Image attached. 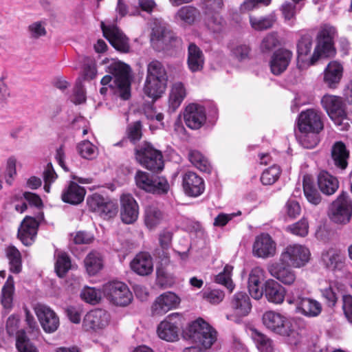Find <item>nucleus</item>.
I'll return each instance as SVG.
<instances>
[{
  "label": "nucleus",
  "instance_id": "09e8293b",
  "mask_svg": "<svg viewBox=\"0 0 352 352\" xmlns=\"http://www.w3.org/2000/svg\"><path fill=\"white\" fill-rule=\"evenodd\" d=\"M250 22L252 28L256 30L261 31L272 28L275 22V19L272 15L260 18L250 16Z\"/></svg>",
  "mask_w": 352,
  "mask_h": 352
},
{
  "label": "nucleus",
  "instance_id": "4be33fe9",
  "mask_svg": "<svg viewBox=\"0 0 352 352\" xmlns=\"http://www.w3.org/2000/svg\"><path fill=\"white\" fill-rule=\"evenodd\" d=\"M292 56V52L286 49H279L276 51L273 54L270 63L272 73L276 76L283 73L289 66Z\"/></svg>",
  "mask_w": 352,
  "mask_h": 352
},
{
  "label": "nucleus",
  "instance_id": "bf43d9fd",
  "mask_svg": "<svg viewBox=\"0 0 352 352\" xmlns=\"http://www.w3.org/2000/svg\"><path fill=\"white\" fill-rule=\"evenodd\" d=\"M28 32L31 38L38 39L44 36L47 34L45 23L41 21H35L28 25Z\"/></svg>",
  "mask_w": 352,
  "mask_h": 352
},
{
  "label": "nucleus",
  "instance_id": "13d9d810",
  "mask_svg": "<svg viewBox=\"0 0 352 352\" xmlns=\"http://www.w3.org/2000/svg\"><path fill=\"white\" fill-rule=\"evenodd\" d=\"M251 48L246 44H238L231 50V56L239 61H245L250 58Z\"/></svg>",
  "mask_w": 352,
  "mask_h": 352
},
{
  "label": "nucleus",
  "instance_id": "ddd939ff",
  "mask_svg": "<svg viewBox=\"0 0 352 352\" xmlns=\"http://www.w3.org/2000/svg\"><path fill=\"white\" fill-rule=\"evenodd\" d=\"M34 311L46 333H54L58 329L60 324L59 318L50 307L38 303L34 307Z\"/></svg>",
  "mask_w": 352,
  "mask_h": 352
},
{
  "label": "nucleus",
  "instance_id": "3c124183",
  "mask_svg": "<svg viewBox=\"0 0 352 352\" xmlns=\"http://www.w3.org/2000/svg\"><path fill=\"white\" fill-rule=\"evenodd\" d=\"M79 154L85 159L93 160L98 155V148L91 142L85 140L78 145Z\"/></svg>",
  "mask_w": 352,
  "mask_h": 352
},
{
  "label": "nucleus",
  "instance_id": "6ab92c4d",
  "mask_svg": "<svg viewBox=\"0 0 352 352\" xmlns=\"http://www.w3.org/2000/svg\"><path fill=\"white\" fill-rule=\"evenodd\" d=\"M276 243L266 233H262L255 239L252 246L254 256L266 258L274 256L276 254Z\"/></svg>",
  "mask_w": 352,
  "mask_h": 352
},
{
  "label": "nucleus",
  "instance_id": "393cba45",
  "mask_svg": "<svg viewBox=\"0 0 352 352\" xmlns=\"http://www.w3.org/2000/svg\"><path fill=\"white\" fill-rule=\"evenodd\" d=\"M230 307L235 316L238 317L246 316L252 309L248 295L243 292L236 293L230 301Z\"/></svg>",
  "mask_w": 352,
  "mask_h": 352
},
{
  "label": "nucleus",
  "instance_id": "338daca9",
  "mask_svg": "<svg viewBox=\"0 0 352 352\" xmlns=\"http://www.w3.org/2000/svg\"><path fill=\"white\" fill-rule=\"evenodd\" d=\"M127 136L131 142L135 144L142 138V124L140 121L129 124L127 128Z\"/></svg>",
  "mask_w": 352,
  "mask_h": 352
},
{
  "label": "nucleus",
  "instance_id": "b1692460",
  "mask_svg": "<svg viewBox=\"0 0 352 352\" xmlns=\"http://www.w3.org/2000/svg\"><path fill=\"white\" fill-rule=\"evenodd\" d=\"M130 267L137 274L147 276L153 270V258L148 253L140 252L131 261Z\"/></svg>",
  "mask_w": 352,
  "mask_h": 352
},
{
  "label": "nucleus",
  "instance_id": "052dcab7",
  "mask_svg": "<svg viewBox=\"0 0 352 352\" xmlns=\"http://www.w3.org/2000/svg\"><path fill=\"white\" fill-rule=\"evenodd\" d=\"M117 212V204L115 201L110 200L109 198H107L102 207L100 217L104 219H109L115 217Z\"/></svg>",
  "mask_w": 352,
  "mask_h": 352
},
{
  "label": "nucleus",
  "instance_id": "e433bc0d",
  "mask_svg": "<svg viewBox=\"0 0 352 352\" xmlns=\"http://www.w3.org/2000/svg\"><path fill=\"white\" fill-rule=\"evenodd\" d=\"M173 234L168 230H163L159 235L160 245L162 249V254L159 252L157 255L160 258L161 265H166L169 263L168 248L171 245Z\"/></svg>",
  "mask_w": 352,
  "mask_h": 352
},
{
  "label": "nucleus",
  "instance_id": "0eeeda50",
  "mask_svg": "<svg viewBox=\"0 0 352 352\" xmlns=\"http://www.w3.org/2000/svg\"><path fill=\"white\" fill-rule=\"evenodd\" d=\"M311 259L309 249L301 244L294 243L286 246L280 256V261L284 265L294 268L305 267Z\"/></svg>",
  "mask_w": 352,
  "mask_h": 352
},
{
  "label": "nucleus",
  "instance_id": "680f3d73",
  "mask_svg": "<svg viewBox=\"0 0 352 352\" xmlns=\"http://www.w3.org/2000/svg\"><path fill=\"white\" fill-rule=\"evenodd\" d=\"M16 159L14 156L8 158L6 163L5 179L8 185H12L14 177L16 175Z\"/></svg>",
  "mask_w": 352,
  "mask_h": 352
},
{
  "label": "nucleus",
  "instance_id": "603ef678",
  "mask_svg": "<svg viewBox=\"0 0 352 352\" xmlns=\"http://www.w3.org/2000/svg\"><path fill=\"white\" fill-rule=\"evenodd\" d=\"M280 175V167L277 165H273L263 172L261 181L264 185H272L278 179Z\"/></svg>",
  "mask_w": 352,
  "mask_h": 352
},
{
  "label": "nucleus",
  "instance_id": "1a4fd4ad",
  "mask_svg": "<svg viewBox=\"0 0 352 352\" xmlns=\"http://www.w3.org/2000/svg\"><path fill=\"white\" fill-rule=\"evenodd\" d=\"M263 325L270 331L282 336H290L294 332L291 320L285 315L267 311L263 314Z\"/></svg>",
  "mask_w": 352,
  "mask_h": 352
},
{
  "label": "nucleus",
  "instance_id": "9b49d317",
  "mask_svg": "<svg viewBox=\"0 0 352 352\" xmlns=\"http://www.w3.org/2000/svg\"><path fill=\"white\" fill-rule=\"evenodd\" d=\"M151 42L155 50L168 52L175 46L176 39L168 26L160 24L153 28Z\"/></svg>",
  "mask_w": 352,
  "mask_h": 352
},
{
  "label": "nucleus",
  "instance_id": "f704fd0d",
  "mask_svg": "<svg viewBox=\"0 0 352 352\" xmlns=\"http://www.w3.org/2000/svg\"><path fill=\"white\" fill-rule=\"evenodd\" d=\"M166 82L155 79H146L144 92L148 98L153 100L161 97L165 90Z\"/></svg>",
  "mask_w": 352,
  "mask_h": 352
},
{
  "label": "nucleus",
  "instance_id": "dca6fc26",
  "mask_svg": "<svg viewBox=\"0 0 352 352\" xmlns=\"http://www.w3.org/2000/svg\"><path fill=\"white\" fill-rule=\"evenodd\" d=\"M186 125L193 130L200 129L206 121L205 108L197 103L189 104L183 113Z\"/></svg>",
  "mask_w": 352,
  "mask_h": 352
},
{
  "label": "nucleus",
  "instance_id": "412c9836",
  "mask_svg": "<svg viewBox=\"0 0 352 352\" xmlns=\"http://www.w3.org/2000/svg\"><path fill=\"white\" fill-rule=\"evenodd\" d=\"M122 221L126 224L134 223L138 217L139 207L133 197L129 194L123 195L120 198Z\"/></svg>",
  "mask_w": 352,
  "mask_h": 352
},
{
  "label": "nucleus",
  "instance_id": "49530a36",
  "mask_svg": "<svg viewBox=\"0 0 352 352\" xmlns=\"http://www.w3.org/2000/svg\"><path fill=\"white\" fill-rule=\"evenodd\" d=\"M6 254L9 260L10 271L15 274L19 273L21 270V256L19 251L11 246L8 248Z\"/></svg>",
  "mask_w": 352,
  "mask_h": 352
},
{
  "label": "nucleus",
  "instance_id": "e2e57ef3",
  "mask_svg": "<svg viewBox=\"0 0 352 352\" xmlns=\"http://www.w3.org/2000/svg\"><path fill=\"white\" fill-rule=\"evenodd\" d=\"M82 299L87 302L96 304L101 298L100 291L94 287H85L80 294Z\"/></svg>",
  "mask_w": 352,
  "mask_h": 352
},
{
  "label": "nucleus",
  "instance_id": "cd10ccee",
  "mask_svg": "<svg viewBox=\"0 0 352 352\" xmlns=\"http://www.w3.org/2000/svg\"><path fill=\"white\" fill-rule=\"evenodd\" d=\"M159 337L168 342L176 340V313L169 314L157 327Z\"/></svg>",
  "mask_w": 352,
  "mask_h": 352
},
{
  "label": "nucleus",
  "instance_id": "2f4dec72",
  "mask_svg": "<svg viewBox=\"0 0 352 352\" xmlns=\"http://www.w3.org/2000/svg\"><path fill=\"white\" fill-rule=\"evenodd\" d=\"M292 266H272L269 269L270 274L285 285L293 284L296 279V275Z\"/></svg>",
  "mask_w": 352,
  "mask_h": 352
},
{
  "label": "nucleus",
  "instance_id": "79ce46f5",
  "mask_svg": "<svg viewBox=\"0 0 352 352\" xmlns=\"http://www.w3.org/2000/svg\"><path fill=\"white\" fill-rule=\"evenodd\" d=\"M303 191L307 201L314 205H318L321 201V197L315 188L313 182L308 177L303 178Z\"/></svg>",
  "mask_w": 352,
  "mask_h": 352
},
{
  "label": "nucleus",
  "instance_id": "c9c22d12",
  "mask_svg": "<svg viewBox=\"0 0 352 352\" xmlns=\"http://www.w3.org/2000/svg\"><path fill=\"white\" fill-rule=\"evenodd\" d=\"M313 47V34L309 31H301L297 42V54L300 58L308 56Z\"/></svg>",
  "mask_w": 352,
  "mask_h": 352
},
{
  "label": "nucleus",
  "instance_id": "2eb2a0df",
  "mask_svg": "<svg viewBox=\"0 0 352 352\" xmlns=\"http://www.w3.org/2000/svg\"><path fill=\"white\" fill-rule=\"evenodd\" d=\"M324 128L321 113L314 109L302 111L297 118L298 131H322Z\"/></svg>",
  "mask_w": 352,
  "mask_h": 352
},
{
  "label": "nucleus",
  "instance_id": "9d476101",
  "mask_svg": "<svg viewBox=\"0 0 352 352\" xmlns=\"http://www.w3.org/2000/svg\"><path fill=\"white\" fill-rule=\"evenodd\" d=\"M104 292L107 298L117 306H126L133 299L132 293L127 285L120 281H113L106 284Z\"/></svg>",
  "mask_w": 352,
  "mask_h": 352
},
{
  "label": "nucleus",
  "instance_id": "20e7f679",
  "mask_svg": "<svg viewBox=\"0 0 352 352\" xmlns=\"http://www.w3.org/2000/svg\"><path fill=\"white\" fill-rule=\"evenodd\" d=\"M135 154L137 161L146 169L153 173L163 170L164 164L162 154L155 149L151 144L144 142L136 147Z\"/></svg>",
  "mask_w": 352,
  "mask_h": 352
},
{
  "label": "nucleus",
  "instance_id": "5701e85b",
  "mask_svg": "<svg viewBox=\"0 0 352 352\" xmlns=\"http://www.w3.org/2000/svg\"><path fill=\"white\" fill-rule=\"evenodd\" d=\"M86 194L84 187L74 182H69L63 189L61 199L63 202L72 205H78L83 201Z\"/></svg>",
  "mask_w": 352,
  "mask_h": 352
},
{
  "label": "nucleus",
  "instance_id": "5fc2aeb1",
  "mask_svg": "<svg viewBox=\"0 0 352 352\" xmlns=\"http://www.w3.org/2000/svg\"><path fill=\"white\" fill-rule=\"evenodd\" d=\"M153 178L154 177L150 176L148 173L142 170H138L135 176V184L140 189H142L147 192H151V184Z\"/></svg>",
  "mask_w": 352,
  "mask_h": 352
},
{
  "label": "nucleus",
  "instance_id": "864d4df0",
  "mask_svg": "<svg viewBox=\"0 0 352 352\" xmlns=\"http://www.w3.org/2000/svg\"><path fill=\"white\" fill-rule=\"evenodd\" d=\"M286 230L292 234L304 237L308 234L309 223L305 218L301 219L296 223L289 225L287 227Z\"/></svg>",
  "mask_w": 352,
  "mask_h": 352
},
{
  "label": "nucleus",
  "instance_id": "37998d69",
  "mask_svg": "<svg viewBox=\"0 0 352 352\" xmlns=\"http://www.w3.org/2000/svg\"><path fill=\"white\" fill-rule=\"evenodd\" d=\"M322 261L325 266L331 270H335L342 263L340 253L333 248H329L322 253Z\"/></svg>",
  "mask_w": 352,
  "mask_h": 352
},
{
  "label": "nucleus",
  "instance_id": "a18cd8bd",
  "mask_svg": "<svg viewBox=\"0 0 352 352\" xmlns=\"http://www.w3.org/2000/svg\"><path fill=\"white\" fill-rule=\"evenodd\" d=\"M252 337L259 351L261 352L272 351V340L267 336L259 332L256 329H253Z\"/></svg>",
  "mask_w": 352,
  "mask_h": 352
},
{
  "label": "nucleus",
  "instance_id": "de8ad7c7",
  "mask_svg": "<svg viewBox=\"0 0 352 352\" xmlns=\"http://www.w3.org/2000/svg\"><path fill=\"white\" fill-rule=\"evenodd\" d=\"M232 270V266L226 265L224 267L223 271L215 277V282L225 286L230 292H232L234 289V285L231 279Z\"/></svg>",
  "mask_w": 352,
  "mask_h": 352
},
{
  "label": "nucleus",
  "instance_id": "7c9ffc66",
  "mask_svg": "<svg viewBox=\"0 0 352 352\" xmlns=\"http://www.w3.org/2000/svg\"><path fill=\"white\" fill-rule=\"evenodd\" d=\"M318 185L323 194L331 195L337 191L339 187V182L336 177L330 175L328 172L322 171L318 177Z\"/></svg>",
  "mask_w": 352,
  "mask_h": 352
},
{
  "label": "nucleus",
  "instance_id": "69168bd1",
  "mask_svg": "<svg viewBox=\"0 0 352 352\" xmlns=\"http://www.w3.org/2000/svg\"><path fill=\"white\" fill-rule=\"evenodd\" d=\"M278 44L276 33L272 32L267 34L261 43V49L263 52L272 50Z\"/></svg>",
  "mask_w": 352,
  "mask_h": 352
},
{
  "label": "nucleus",
  "instance_id": "774afa93",
  "mask_svg": "<svg viewBox=\"0 0 352 352\" xmlns=\"http://www.w3.org/2000/svg\"><path fill=\"white\" fill-rule=\"evenodd\" d=\"M344 315L346 320L352 324V295L346 294L343 295L342 298Z\"/></svg>",
  "mask_w": 352,
  "mask_h": 352
},
{
  "label": "nucleus",
  "instance_id": "6e6d98bb",
  "mask_svg": "<svg viewBox=\"0 0 352 352\" xmlns=\"http://www.w3.org/2000/svg\"><path fill=\"white\" fill-rule=\"evenodd\" d=\"M169 184L165 177L156 176L153 179L150 193L155 195L166 194L169 190Z\"/></svg>",
  "mask_w": 352,
  "mask_h": 352
},
{
  "label": "nucleus",
  "instance_id": "72a5a7b5",
  "mask_svg": "<svg viewBox=\"0 0 352 352\" xmlns=\"http://www.w3.org/2000/svg\"><path fill=\"white\" fill-rule=\"evenodd\" d=\"M321 131H298L296 137L299 144L305 148L311 149L316 146L319 142V133Z\"/></svg>",
  "mask_w": 352,
  "mask_h": 352
},
{
  "label": "nucleus",
  "instance_id": "4c0bfd02",
  "mask_svg": "<svg viewBox=\"0 0 352 352\" xmlns=\"http://www.w3.org/2000/svg\"><path fill=\"white\" fill-rule=\"evenodd\" d=\"M164 219V214L156 206H148L144 210V223L149 229L158 226Z\"/></svg>",
  "mask_w": 352,
  "mask_h": 352
},
{
  "label": "nucleus",
  "instance_id": "6e6552de",
  "mask_svg": "<svg viewBox=\"0 0 352 352\" xmlns=\"http://www.w3.org/2000/svg\"><path fill=\"white\" fill-rule=\"evenodd\" d=\"M336 28L329 25H324L318 34V43L314 53L309 58V65H314L322 56H329L334 53L333 38Z\"/></svg>",
  "mask_w": 352,
  "mask_h": 352
},
{
  "label": "nucleus",
  "instance_id": "7ed1b4c3",
  "mask_svg": "<svg viewBox=\"0 0 352 352\" xmlns=\"http://www.w3.org/2000/svg\"><path fill=\"white\" fill-rule=\"evenodd\" d=\"M217 335L215 329L201 318L190 323L182 332L184 339L199 344L205 349L211 347L217 340Z\"/></svg>",
  "mask_w": 352,
  "mask_h": 352
},
{
  "label": "nucleus",
  "instance_id": "a19ab883",
  "mask_svg": "<svg viewBox=\"0 0 352 352\" xmlns=\"http://www.w3.org/2000/svg\"><path fill=\"white\" fill-rule=\"evenodd\" d=\"M85 266L89 275H95L102 267V259L100 253L90 252L85 258Z\"/></svg>",
  "mask_w": 352,
  "mask_h": 352
},
{
  "label": "nucleus",
  "instance_id": "39448f33",
  "mask_svg": "<svg viewBox=\"0 0 352 352\" xmlns=\"http://www.w3.org/2000/svg\"><path fill=\"white\" fill-rule=\"evenodd\" d=\"M321 104L336 125L340 126L341 130L348 129V118L340 97L326 94L321 99Z\"/></svg>",
  "mask_w": 352,
  "mask_h": 352
},
{
  "label": "nucleus",
  "instance_id": "4d7b16f0",
  "mask_svg": "<svg viewBox=\"0 0 352 352\" xmlns=\"http://www.w3.org/2000/svg\"><path fill=\"white\" fill-rule=\"evenodd\" d=\"M106 199L107 198L97 193L89 196L87 199V204L89 209L100 216L102 207Z\"/></svg>",
  "mask_w": 352,
  "mask_h": 352
},
{
  "label": "nucleus",
  "instance_id": "a211bd4d",
  "mask_svg": "<svg viewBox=\"0 0 352 352\" xmlns=\"http://www.w3.org/2000/svg\"><path fill=\"white\" fill-rule=\"evenodd\" d=\"M182 185L184 194L190 197H197L202 195L205 190L204 179L191 171H188L184 175Z\"/></svg>",
  "mask_w": 352,
  "mask_h": 352
},
{
  "label": "nucleus",
  "instance_id": "f8f14e48",
  "mask_svg": "<svg viewBox=\"0 0 352 352\" xmlns=\"http://www.w3.org/2000/svg\"><path fill=\"white\" fill-rule=\"evenodd\" d=\"M19 320L10 316L6 322V330L10 336L16 334V347L19 352H38L37 348L30 342L24 330L17 331Z\"/></svg>",
  "mask_w": 352,
  "mask_h": 352
},
{
  "label": "nucleus",
  "instance_id": "aec40b11",
  "mask_svg": "<svg viewBox=\"0 0 352 352\" xmlns=\"http://www.w3.org/2000/svg\"><path fill=\"white\" fill-rule=\"evenodd\" d=\"M39 222L34 217L27 216L21 222L18 230V237L23 245L28 246L34 241Z\"/></svg>",
  "mask_w": 352,
  "mask_h": 352
},
{
  "label": "nucleus",
  "instance_id": "c756f323",
  "mask_svg": "<svg viewBox=\"0 0 352 352\" xmlns=\"http://www.w3.org/2000/svg\"><path fill=\"white\" fill-rule=\"evenodd\" d=\"M188 65L192 72L201 71L204 65V56L199 47L190 43L188 48Z\"/></svg>",
  "mask_w": 352,
  "mask_h": 352
},
{
  "label": "nucleus",
  "instance_id": "8fccbe9b",
  "mask_svg": "<svg viewBox=\"0 0 352 352\" xmlns=\"http://www.w3.org/2000/svg\"><path fill=\"white\" fill-rule=\"evenodd\" d=\"M71 267V261L65 252L57 254L55 270L59 277H63Z\"/></svg>",
  "mask_w": 352,
  "mask_h": 352
},
{
  "label": "nucleus",
  "instance_id": "a878e982",
  "mask_svg": "<svg viewBox=\"0 0 352 352\" xmlns=\"http://www.w3.org/2000/svg\"><path fill=\"white\" fill-rule=\"evenodd\" d=\"M176 307V294L168 292L157 297L152 306L153 315H163Z\"/></svg>",
  "mask_w": 352,
  "mask_h": 352
},
{
  "label": "nucleus",
  "instance_id": "0e129e2a",
  "mask_svg": "<svg viewBox=\"0 0 352 352\" xmlns=\"http://www.w3.org/2000/svg\"><path fill=\"white\" fill-rule=\"evenodd\" d=\"M224 293L220 289H206L202 292V297L204 300L211 304H218L224 298Z\"/></svg>",
  "mask_w": 352,
  "mask_h": 352
},
{
  "label": "nucleus",
  "instance_id": "423d86ee",
  "mask_svg": "<svg viewBox=\"0 0 352 352\" xmlns=\"http://www.w3.org/2000/svg\"><path fill=\"white\" fill-rule=\"evenodd\" d=\"M329 217L338 225L348 224L352 217V200L346 192H342L331 204Z\"/></svg>",
  "mask_w": 352,
  "mask_h": 352
},
{
  "label": "nucleus",
  "instance_id": "ea45409f",
  "mask_svg": "<svg viewBox=\"0 0 352 352\" xmlns=\"http://www.w3.org/2000/svg\"><path fill=\"white\" fill-rule=\"evenodd\" d=\"M146 78L167 82L166 70L160 61L154 60L148 64Z\"/></svg>",
  "mask_w": 352,
  "mask_h": 352
},
{
  "label": "nucleus",
  "instance_id": "4468645a",
  "mask_svg": "<svg viewBox=\"0 0 352 352\" xmlns=\"http://www.w3.org/2000/svg\"><path fill=\"white\" fill-rule=\"evenodd\" d=\"M101 28L104 36L116 50L124 53L129 51V38L117 26L114 25H105L102 22Z\"/></svg>",
  "mask_w": 352,
  "mask_h": 352
},
{
  "label": "nucleus",
  "instance_id": "58836bf2",
  "mask_svg": "<svg viewBox=\"0 0 352 352\" xmlns=\"http://www.w3.org/2000/svg\"><path fill=\"white\" fill-rule=\"evenodd\" d=\"M190 162L198 168L200 171L210 173L212 170V166L208 158L201 152L197 150H192L188 153Z\"/></svg>",
  "mask_w": 352,
  "mask_h": 352
},
{
  "label": "nucleus",
  "instance_id": "bb28decb",
  "mask_svg": "<svg viewBox=\"0 0 352 352\" xmlns=\"http://www.w3.org/2000/svg\"><path fill=\"white\" fill-rule=\"evenodd\" d=\"M285 294V289L276 280L270 279L265 282L264 294L270 302L276 305L283 303Z\"/></svg>",
  "mask_w": 352,
  "mask_h": 352
},
{
  "label": "nucleus",
  "instance_id": "f03ea898",
  "mask_svg": "<svg viewBox=\"0 0 352 352\" xmlns=\"http://www.w3.org/2000/svg\"><path fill=\"white\" fill-rule=\"evenodd\" d=\"M304 282H296L299 287L292 289L287 296V302L296 306V312L307 318L317 317L322 312V305L313 298L304 297L302 291L305 288Z\"/></svg>",
  "mask_w": 352,
  "mask_h": 352
},
{
  "label": "nucleus",
  "instance_id": "c85d7f7f",
  "mask_svg": "<svg viewBox=\"0 0 352 352\" xmlns=\"http://www.w3.org/2000/svg\"><path fill=\"white\" fill-rule=\"evenodd\" d=\"M331 159L337 168L344 170L348 166L349 151L344 143L341 141L336 142L331 148Z\"/></svg>",
  "mask_w": 352,
  "mask_h": 352
},
{
  "label": "nucleus",
  "instance_id": "f257e3e1",
  "mask_svg": "<svg viewBox=\"0 0 352 352\" xmlns=\"http://www.w3.org/2000/svg\"><path fill=\"white\" fill-rule=\"evenodd\" d=\"M113 76V84L102 86L100 93L106 96L109 91L118 94L122 99L128 100L131 96L130 67L126 64L112 59L107 66V70Z\"/></svg>",
  "mask_w": 352,
  "mask_h": 352
},
{
  "label": "nucleus",
  "instance_id": "473e14b6",
  "mask_svg": "<svg viewBox=\"0 0 352 352\" xmlns=\"http://www.w3.org/2000/svg\"><path fill=\"white\" fill-rule=\"evenodd\" d=\"M342 66L337 61L330 62L325 71L324 80L329 87H336L342 76Z\"/></svg>",
  "mask_w": 352,
  "mask_h": 352
},
{
  "label": "nucleus",
  "instance_id": "c03bdc74",
  "mask_svg": "<svg viewBox=\"0 0 352 352\" xmlns=\"http://www.w3.org/2000/svg\"><path fill=\"white\" fill-rule=\"evenodd\" d=\"M14 290V280L12 276H9L2 288L1 300V305L6 309H10L12 306Z\"/></svg>",
  "mask_w": 352,
  "mask_h": 352
},
{
  "label": "nucleus",
  "instance_id": "f3484780",
  "mask_svg": "<svg viewBox=\"0 0 352 352\" xmlns=\"http://www.w3.org/2000/svg\"><path fill=\"white\" fill-rule=\"evenodd\" d=\"M110 321V315L105 310L98 309L88 312L84 317L82 327L85 331H97L104 329Z\"/></svg>",
  "mask_w": 352,
  "mask_h": 352
}]
</instances>
